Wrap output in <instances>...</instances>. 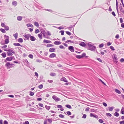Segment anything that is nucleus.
<instances>
[{"label": "nucleus", "instance_id": "obj_24", "mask_svg": "<svg viewBox=\"0 0 124 124\" xmlns=\"http://www.w3.org/2000/svg\"><path fill=\"white\" fill-rule=\"evenodd\" d=\"M27 26L28 27H33V25L31 24L30 23H28L27 24Z\"/></svg>", "mask_w": 124, "mask_h": 124}, {"label": "nucleus", "instance_id": "obj_62", "mask_svg": "<svg viewBox=\"0 0 124 124\" xmlns=\"http://www.w3.org/2000/svg\"><path fill=\"white\" fill-rule=\"evenodd\" d=\"M47 34L48 35H51V34L49 31H47Z\"/></svg>", "mask_w": 124, "mask_h": 124}, {"label": "nucleus", "instance_id": "obj_53", "mask_svg": "<svg viewBox=\"0 0 124 124\" xmlns=\"http://www.w3.org/2000/svg\"><path fill=\"white\" fill-rule=\"evenodd\" d=\"M100 80L102 83L105 85H106V84L101 79H100Z\"/></svg>", "mask_w": 124, "mask_h": 124}, {"label": "nucleus", "instance_id": "obj_52", "mask_svg": "<svg viewBox=\"0 0 124 124\" xmlns=\"http://www.w3.org/2000/svg\"><path fill=\"white\" fill-rule=\"evenodd\" d=\"M59 116L61 118H63L64 117V116L62 114H60L59 115Z\"/></svg>", "mask_w": 124, "mask_h": 124}, {"label": "nucleus", "instance_id": "obj_25", "mask_svg": "<svg viewBox=\"0 0 124 124\" xmlns=\"http://www.w3.org/2000/svg\"><path fill=\"white\" fill-rule=\"evenodd\" d=\"M114 107H108L109 110L110 111H112L113 110Z\"/></svg>", "mask_w": 124, "mask_h": 124}, {"label": "nucleus", "instance_id": "obj_48", "mask_svg": "<svg viewBox=\"0 0 124 124\" xmlns=\"http://www.w3.org/2000/svg\"><path fill=\"white\" fill-rule=\"evenodd\" d=\"M39 32V30L38 29H37L35 31V33H37Z\"/></svg>", "mask_w": 124, "mask_h": 124}, {"label": "nucleus", "instance_id": "obj_34", "mask_svg": "<svg viewBox=\"0 0 124 124\" xmlns=\"http://www.w3.org/2000/svg\"><path fill=\"white\" fill-rule=\"evenodd\" d=\"M0 30L3 33L6 32L5 30L4 29L1 28L0 29Z\"/></svg>", "mask_w": 124, "mask_h": 124}, {"label": "nucleus", "instance_id": "obj_64", "mask_svg": "<svg viewBox=\"0 0 124 124\" xmlns=\"http://www.w3.org/2000/svg\"><path fill=\"white\" fill-rule=\"evenodd\" d=\"M119 122L120 124H124V121H120Z\"/></svg>", "mask_w": 124, "mask_h": 124}, {"label": "nucleus", "instance_id": "obj_41", "mask_svg": "<svg viewBox=\"0 0 124 124\" xmlns=\"http://www.w3.org/2000/svg\"><path fill=\"white\" fill-rule=\"evenodd\" d=\"M60 32L61 33V35H63L64 34V31H60Z\"/></svg>", "mask_w": 124, "mask_h": 124}, {"label": "nucleus", "instance_id": "obj_46", "mask_svg": "<svg viewBox=\"0 0 124 124\" xmlns=\"http://www.w3.org/2000/svg\"><path fill=\"white\" fill-rule=\"evenodd\" d=\"M110 49H111L112 50H113L114 51L115 50V49L114 48V47L112 46H110Z\"/></svg>", "mask_w": 124, "mask_h": 124}, {"label": "nucleus", "instance_id": "obj_17", "mask_svg": "<svg viewBox=\"0 0 124 124\" xmlns=\"http://www.w3.org/2000/svg\"><path fill=\"white\" fill-rule=\"evenodd\" d=\"M61 43L60 41H55L54 42V44L56 45H59Z\"/></svg>", "mask_w": 124, "mask_h": 124}, {"label": "nucleus", "instance_id": "obj_3", "mask_svg": "<svg viewBox=\"0 0 124 124\" xmlns=\"http://www.w3.org/2000/svg\"><path fill=\"white\" fill-rule=\"evenodd\" d=\"M85 55V53H83L82 55H77L76 56V57L78 59H81Z\"/></svg>", "mask_w": 124, "mask_h": 124}, {"label": "nucleus", "instance_id": "obj_38", "mask_svg": "<svg viewBox=\"0 0 124 124\" xmlns=\"http://www.w3.org/2000/svg\"><path fill=\"white\" fill-rule=\"evenodd\" d=\"M34 94V93L32 92H30V95L31 96H32Z\"/></svg>", "mask_w": 124, "mask_h": 124}, {"label": "nucleus", "instance_id": "obj_37", "mask_svg": "<svg viewBox=\"0 0 124 124\" xmlns=\"http://www.w3.org/2000/svg\"><path fill=\"white\" fill-rule=\"evenodd\" d=\"M56 75V74L54 73H51L50 74V75L52 76H54Z\"/></svg>", "mask_w": 124, "mask_h": 124}, {"label": "nucleus", "instance_id": "obj_16", "mask_svg": "<svg viewBox=\"0 0 124 124\" xmlns=\"http://www.w3.org/2000/svg\"><path fill=\"white\" fill-rule=\"evenodd\" d=\"M112 58L113 59L114 61L117 60V58L116 55L115 54H114L113 55Z\"/></svg>", "mask_w": 124, "mask_h": 124}, {"label": "nucleus", "instance_id": "obj_60", "mask_svg": "<svg viewBox=\"0 0 124 124\" xmlns=\"http://www.w3.org/2000/svg\"><path fill=\"white\" fill-rule=\"evenodd\" d=\"M1 25L2 27H4L6 26L5 24L4 23H2L1 24Z\"/></svg>", "mask_w": 124, "mask_h": 124}, {"label": "nucleus", "instance_id": "obj_45", "mask_svg": "<svg viewBox=\"0 0 124 124\" xmlns=\"http://www.w3.org/2000/svg\"><path fill=\"white\" fill-rule=\"evenodd\" d=\"M99 122L101 123H102L103 122V121L102 120V119H99Z\"/></svg>", "mask_w": 124, "mask_h": 124}, {"label": "nucleus", "instance_id": "obj_21", "mask_svg": "<svg viewBox=\"0 0 124 124\" xmlns=\"http://www.w3.org/2000/svg\"><path fill=\"white\" fill-rule=\"evenodd\" d=\"M18 41L19 42L22 43L23 42V40L22 38H20L18 39Z\"/></svg>", "mask_w": 124, "mask_h": 124}, {"label": "nucleus", "instance_id": "obj_7", "mask_svg": "<svg viewBox=\"0 0 124 124\" xmlns=\"http://www.w3.org/2000/svg\"><path fill=\"white\" fill-rule=\"evenodd\" d=\"M13 57H9L6 58V60L4 61L5 62H6L7 61H10L12 60Z\"/></svg>", "mask_w": 124, "mask_h": 124}, {"label": "nucleus", "instance_id": "obj_1", "mask_svg": "<svg viewBox=\"0 0 124 124\" xmlns=\"http://www.w3.org/2000/svg\"><path fill=\"white\" fill-rule=\"evenodd\" d=\"M88 45L89 47L88 49L92 51H95L96 48V47L92 44V43L89 42L88 43Z\"/></svg>", "mask_w": 124, "mask_h": 124}, {"label": "nucleus", "instance_id": "obj_15", "mask_svg": "<svg viewBox=\"0 0 124 124\" xmlns=\"http://www.w3.org/2000/svg\"><path fill=\"white\" fill-rule=\"evenodd\" d=\"M119 9L120 11L123 13V14L124 13V11L123 8H122V6H120L119 7Z\"/></svg>", "mask_w": 124, "mask_h": 124}, {"label": "nucleus", "instance_id": "obj_32", "mask_svg": "<svg viewBox=\"0 0 124 124\" xmlns=\"http://www.w3.org/2000/svg\"><path fill=\"white\" fill-rule=\"evenodd\" d=\"M0 43L1 45H5V41L3 40H2L0 42Z\"/></svg>", "mask_w": 124, "mask_h": 124}, {"label": "nucleus", "instance_id": "obj_63", "mask_svg": "<svg viewBox=\"0 0 124 124\" xmlns=\"http://www.w3.org/2000/svg\"><path fill=\"white\" fill-rule=\"evenodd\" d=\"M8 122L6 121L5 120L4 121V123H3V124H8Z\"/></svg>", "mask_w": 124, "mask_h": 124}, {"label": "nucleus", "instance_id": "obj_57", "mask_svg": "<svg viewBox=\"0 0 124 124\" xmlns=\"http://www.w3.org/2000/svg\"><path fill=\"white\" fill-rule=\"evenodd\" d=\"M7 45H5L4 46H1V47L3 48H5L7 47Z\"/></svg>", "mask_w": 124, "mask_h": 124}, {"label": "nucleus", "instance_id": "obj_8", "mask_svg": "<svg viewBox=\"0 0 124 124\" xmlns=\"http://www.w3.org/2000/svg\"><path fill=\"white\" fill-rule=\"evenodd\" d=\"M69 49L72 52H73L74 51V49L73 47L71 46H70L69 47Z\"/></svg>", "mask_w": 124, "mask_h": 124}, {"label": "nucleus", "instance_id": "obj_33", "mask_svg": "<svg viewBox=\"0 0 124 124\" xmlns=\"http://www.w3.org/2000/svg\"><path fill=\"white\" fill-rule=\"evenodd\" d=\"M5 30H6L8 31L9 30V27L8 26L6 25L4 27Z\"/></svg>", "mask_w": 124, "mask_h": 124}, {"label": "nucleus", "instance_id": "obj_31", "mask_svg": "<svg viewBox=\"0 0 124 124\" xmlns=\"http://www.w3.org/2000/svg\"><path fill=\"white\" fill-rule=\"evenodd\" d=\"M38 37L41 39H42V34H41L40 33L39 34H38Z\"/></svg>", "mask_w": 124, "mask_h": 124}, {"label": "nucleus", "instance_id": "obj_47", "mask_svg": "<svg viewBox=\"0 0 124 124\" xmlns=\"http://www.w3.org/2000/svg\"><path fill=\"white\" fill-rule=\"evenodd\" d=\"M66 32L67 34L69 35H71V33L69 31H66Z\"/></svg>", "mask_w": 124, "mask_h": 124}, {"label": "nucleus", "instance_id": "obj_9", "mask_svg": "<svg viewBox=\"0 0 124 124\" xmlns=\"http://www.w3.org/2000/svg\"><path fill=\"white\" fill-rule=\"evenodd\" d=\"M56 54L54 53L51 54L49 56V57L50 58H52L55 57L56 56Z\"/></svg>", "mask_w": 124, "mask_h": 124}, {"label": "nucleus", "instance_id": "obj_59", "mask_svg": "<svg viewBox=\"0 0 124 124\" xmlns=\"http://www.w3.org/2000/svg\"><path fill=\"white\" fill-rule=\"evenodd\" d=\"M120 22L121 23H122L123 21L122 18H120Z\"/></svg>", "mask_w": 124, "mask_h": 124}, {"label": "nucleus", "instance_id": "obj_19", "mask_svg": "<svg viewBox=\"0 0 124 124\" xmlns=\"http://www.w3.org/2000/svg\"><path fill=\"white\" fill-rule=\"evenodd\" d=\"M13 45L15 46H20L21 47L23 46L21 45L19 43H14L13 44Z\"/></svg>", "mask_w": 124, "mask_h": 124}, {"label": "nucleus", "instance_id": "obj_43", "mask_svg": "<svg viewBox=\"0 0 124 124\" xmlns=\"http://www.w3.org/2000/svg\"><path fill=\"white\" fill-rule=\"evenodd\" d=\"M75 25H71L69 27H68V29H71L74 27Z\"/></svg>", "mask_w": 124, "mask_h": 124}, {"label": "nucleus", "instance_id": "obj_6", "mask_svg": "<svg viewBox=\"0 0 124 124\" xmlns=\"http://www.w3.org/2000/svg\"><path fill=\"white\" fill-rule=\"evenodd\" d=\"M5 66L7 67L8 69H10L11 67V63L9 62H7L5 65Z\"/></svg>", "mask_w": 124, "mask_h": 124}, {"label": "nucleus", "instance_id": "obj_54", "mask_svg": "<svg viewBox=\"0 0 124 124\" xmlns=\"http://www.w3.org/2000/svg\"><path fill=\"white\" fill-rule=\"evenodd\" d=\"M67 113L68 115H71V113L69 111L67 112Z\"/></svg>", "mask_w": 124, "mask_h": 124}, {"label": "nucleus", "instance_id": "obj_10", "mask_svg": "<svg viewBox=\"0 0 124 124\" xmlns=\"http://www.w3.org/2000/svg\"><path fill=\"white\" fill-rule=\"evenodd\" d=\"M79 44L81 46L83 47H85L86 46V44L84 42H82L79 43Z\"/></svg>", "mask_w": 124, "mask_h": 124}, {"label": "nucleus", "instance_id": "obj_44", "mask_svg": "<svg viewBox=\"0 0 124 124\" xmlns=\"http://www.w3.org/2000/svg\"><path fill=\"white\" fill-rule=\"evenodd\" d=\"M28 57L29 58H31V59H32L33 58V55L32 54H30L29 55Z\"/></svg>", "mask_w": 124, "mask_h": 124}, {"label": "nucleus", "instance_id": "obj_36", "mask_svg": "<svg viewBox=\"0 0 124 124\" xmlns=\"http://www.w3.org/2000/svg\"><path fill=\"white\" fill-rule=\"evenodd\" d=\"M54 46V45L51 44H48L47 45V47H53Z\"/></svg>", "mask_w": 124, "mask_h": 124}, {"label": "nucleus", "instance_id": "obj_42", "mask_svg": "<svg viewBox=\"0 0 124 124\" xmlns=\"http://www.w3.org/2000/svg\"><path fill=\"white\" fill-rule=\"evenodd\" d=\"M43 85H40L38 86V87H39L40 89H42L43 87Z\"/></svg>", "mask_w": 124, "mask_h": 124}, {"label": "nucleus", "instance_id": "obj_35", "mask_svg": "<svg viewBox=\"0 0 124 124\" xmlns=\"http://www.w3.org/2000/svg\"><path fill=\"white\" fill-rule=\"evenodd\" d=\"M45 107L48 110H49L50 108V107L49 106L46 105L45 106Z\"/></svg>", "mask_w": 124, "mask_h": 124}, {"label": "nucleus", "instance_id": "obj_18", "mask_svg": "<svg viewBox=\"0 0 124 124\" xmlns=\"http://www.w3.org/2000/svg\"><path fill=\"white\" fill-rule=\"evenodd\" d=\"M22 18V17L21 16H18L17 17V19L18 21H21Z\"/></svg>", "mask_w": 124, "mask_h": 124}, {"label": "nucleus", "instance_id": "obj_29", "mask_svg": "<svg viewBox=\"0 0 124 124\" xmlns=\"http://www.w3.org/2000/svg\"><path fill=\"white\" fill-rule=\"evenodd\" d=\"M34 25L35 26L37 27H39V24L38 23L36 22H35L34 23Z\"/></svg>", "mask_w": 124, "mask_h": 124}, {"label": "nucleus", "instance_id": "obj_27", "mask_svg": "<svg viewBox=\"0 0 124 124\" xmlns=\"http://www.w3.org/2000/svg\"><path fill=\"white\" fill-rule=\"evenodd\" d=\"M115 92L119 94H120L121 93V92L120 91L116 89H115Z\"/></svg>", "mask_w": 124, "mask_h": 124}, {"label": "nucleus", "instance_id": "obj_12", "mask_svg": "<svg viewBox=\"0 0 124 124\" xmlns=\"http://www.w3.org/2000/svg\"><path fill=\"white\" fill-rule=\"evenodd\" d=\"M43 42L46 43H51V42L50 40L44 39L43 40Z\"/></svg>", "mask_w": 124, "mask_h": 124}, {"label": "nucleus", "instance_id": "obj_61", "mask_svg": "<svg viewBox=\"0 0 124 124\" xmlns=\"http://www.w3.org/2000/svg\"><path fill=\"white\" fill-rule=\"evenodd\" d=\"M103 104L105 107H107V104L105 102H103Z\"/></svg>", "mask_w": 124, "mask_h": 124}, {"label": "nucleus", "instance_id": "obj_55", "mask_svg": "<svg viewBox=\"0 0 124 124\" xmlns=\"http://www.w3.org/2000/svg\"><path fill=\"white\" fill-rule=\"evenodd\" d=\"M120 61L121 62H124V59L123 58H122L120 60Z\"/></svg>", "mask_w": 124, "mask_h": 124}, {"label": "nucleus", "instance_id": "obj_4", "mask_svg": "<svg viewBox=\"0 0 124 124\" xmlns=\"http://www.w3.org/2000/svg\"><path fill=\"white\" fill-rule=\"evenodd\" d=\"M4 37H6V39H5V44H7L9 43V37L8 36H7L6 35H4Z\"/></svg>", "mask_w": 124, "mask_h": 124}, {"label": "nucleus", "instance_id": "obj_30", "mask_svg": "<svg viewBox=\"0 0 124 124\" xmlns=\"http://www.w3.org/2000/svg\"><path fill=\"white\" fill-rule=\"evenodd\" d=\"M114 115L118 117L119 115V114L117 112H116L114 114Z\"/></svg>", "mask_w": 124, "mask_h": 124}, {"label": "nucleus", "instance_id": "obj_28", "mask_svg": "<svg viewBox=\"0 0 124 124\" xmlns=\"http://www.w3.org/2000/svg\"><path fill=\"white\" fill-rule=\"evenodd\" d=\"M65 106L68 108L70 109H71L72 108L71 106L70 105L67 104Z\"/></svg>", "mask_w": 124, "mask_h": 124}, {"label": "nucleus", "instance_id": "obj_23", "mask_svg": "<svg viewBox=\"0 0 124 124\" xmlns=\"http://www.w3.org/2000/svg\"><path fill=\"white\" fill-rule=\"evenodd\" d=\"M7 52V53L8 56H12L13 55L12 53L10 52Z\"/></svg>", "mask_w": 124, "mask_h": 124}, {"label": "nucleus", "instance_id": "obj_39", "mask_svg": "<svg viewBox=\"0 0 124 124\" xmlns=\"http://www.w3.org/2000/svg\"><path fill=\"white\" fill-rule=\"evenodd\" d=\"M104 46L103 44L102 43L101 44H100L99 45V46L100 48H101L103 47Z\"/></svg>", "mask_w": 124, "mask_h": 124}, {"label": "nucleus", "instance_id": "obj_40", "mask_svg": "<svg viewBox=\"0 0 124 124\" xmlns=\"http://www.w3.org/2000/svg\"><path fill=\"white\" fill-rule=\"evenodd\" d=\"M9 51H9V52H11L12 53L15 54V51L9 49Z\"/></svg>", "mask_w": 124, "mask_h": 124}, {"label": "nucleus", "instance_id": "obj_56", "mask_svg": "<svg viewBox=\"0 0 124 124\" xmlns=\"http://www.w3.org/2000/svg\"><path fill=\"white\" fill-rule=\"evenodd\" d=\"M64 28V27H63L62 26H60L59 27H58V28L59 29V30H61L62 29Z\"/></svg>", "mask_w": 124, "mask_h": 124}, {"label": "nucleus", "instance_id": "obj_14", "mask_svg": "<svg viewBox=\"0 0 124 124\" xmlns=\"http://www.w3.org/2000/svg\"><path fill=\"white\" fill-rule=\"evenodd\" d=\"M55 49L53 48H51L49 49V51L50 52H54L55 51Z\"/></svg>", "mask_w": 124, "mask_h": 124}, {"label": "nucleus", "instance_id": "obj_50", "mask_svg": "<svg viewBox=\"0 0 124 124\" xmlns=\"http://www.w3.org/2000/svg\"><path fill=\"white\" fill-rule=\"evenodd\" d=\"M86 114H84L82 117V118H85L86 117Z\"/></svg>", "mask_w": 124, "mask_h": 124}, {"label": "nucleus", "instance_id": "obj_20", "mask_svg": "<svg viewBox=\"0 0 124 124\" xmlns=\"http://www.w3.org/2000/svg\"><path fill=\"white\" fill-rule=\"evenodd\" d=\"M12 4L13 5L16 6L17 5V2L16 1H13L12 2Z\"/></svg>", "mask_w": 124, "mask_h": 124}, {"label": "nucleus", "instance_id": "obj_5", "mask_svg": "<svg viewBox=\"0 0 124 124\" xmlns=\"http://www.w3.org/2000/svg\"><path fill=\"white\" fill-rule=\"evenodd\" d=\"M23 36L26 38V39H24V40H26L29 39V38H30L31 36V35L29 34H24L23 35Z\"/></svg>", "mask_w": 124, "mask_h": 124}, {"label": "nucleus", "instance_id": "obj_26", "mask_svg": "<svg viewBox=\"0 0 124 124\" xmlns=\"http://www.w3.org/2000/svg\"><path fill=\"white\" fill-rule=\"evenodd\" d=\"M1 55L4 58L6 57V54L5 52H4L2 53Z\"/></svg>", "mask_w": 124, "mask_h": 124}, {"label": "nucleus", "instance_id": "obj_11", "mask_svg": "<svg viewBox=\"0 0 124 124\" xmlns=\"http://www.w3.org/2000/svg\"><path fill=\"white\" fill-rule=\"evenodd\" d=\"M30 38V40L31 41H34L36 39V38L34 37L31 36V35Z\"/></svg>", "mask_w": 124, "mask_h": 124}, {"label": "nucleus", "instance_id": "obj_13", "mask_svg": "<svg viewBox=\"0 0 124 124\" xmlns=\"http://www.w3.org/2000/svg\"><path fill=\"white\" fill-rule=\"evenodd\" d=\"M60 80L61 81H63L66 82H68V81L64 77H63L62 78H61L60 79Z\"/></svg>", "mask_w": 124, "mask_h": 124}, {"label": "nucleus", "instance_id": "obj_22", "mask_svg": "<svg viewBox=\"0 0 124 124\" xmlns=\"http://www.w3.org/2000/svg\"><path fill=\"white\" fill-rule=\"evenodd\" d=\"M18 34L17 32L15 34H13V36L15 37L16 39L18 37Z\"/></svg>", "mask_w": 124, "mask_h": 124}, {"label": "nucleus", "instance_id": "obj_51", "mask_svg": "<svg viewBox=\"0 0 124 124\" xmlns=\"http://www.w3.org/2000/svg\"><path fill=\"white\" fill-rule=\"evenodd\" d=\"M47 120L50 123H51L52 121V119H49Z\"/></svg>", "mask_w": 124, "mask_h": 124}, {"label": "nucleus", "instance_id": "obj_58", "mask_svg": "<svg viewBox=\"0 0 124 124\" xmlns=\"http://www.w3.org/2000/svg\"><path fill=\"white\" fill-rule=\"evenodd\" d=\"M35 76L37 77V78H38V74L36 72H35Z\"/></svg>", "mask_w": 124, "mask_h": 124}, {"label": "nucleus", "instance_id": "obj_2", "mask_svg": "<svg viewBox=\"0 0 124 124\" xmlns=\"http://www.w3.org/2000/svg\"><path fill=\"white\" fill-rule=\"evenodd\" d=\"M52 98L56 102L59 101L60 100L59 98L58 97L55 95H53L52 96Z\"/></svg>", "mask_w": 124, "mask_h": 124}, {"label": "nucleus", "instance_id": "obj_49", "mask_svg": "<svg viewBox=\"0 0 124 124\" xmlns=\"http://www.w3.org/2000/svg\"><path fill=\"white\" fill-rule=\"evenodd\" d=\"M106 115L107 116H109L110 117H111L112 116L111 114L109 113H107Z\"/></svg>", "mask_w": 124, "mask_h": 124}]
</instances>
